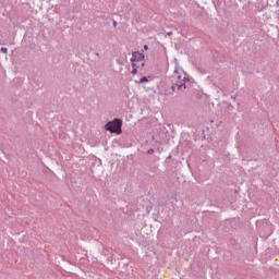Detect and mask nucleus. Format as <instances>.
Listing matches in <instances>:
<instances>
[{"instance_id": "obj_1", "label": "nucleus", "mask_w": 279, "mask_h": 279, "mask_svg": "<svg viewBox=\"0 0 279 279\" xmlns=\"http://www.w3.org/2000/svg\"><path fill=\"white\" fill-rule=\"evenodd\" d=\"M122 125L123 121L121 119H114L107 122L105 129L107 130V132H111V134H123V131L121 130Z\"/></svg>"}, {"instance_id": "obj_2", "label": "nucleus", "mask_w": 279, "mask_h": 279, "mask_svg": "<svg viewBox=\"0 0 279 279\" xmlns=\"http://www.w3.org/2000/svg\"><path fill=\"white\" fill-rule=\"evenodd\" d=\"M177 86H178V90H181L182 93H184V90H186V88H191V77L187 75H185L182 81H177Z\"/></svg>"}, {"instance_id": "obj_3", "label": "nucleus", "mask_w": 279, "mask_h": 279, "mask_svg": "<svg viewBox=\"0 0 279 279\" xmlns=\"http://www.w3.org/2000/svg\"><path fill=\"white\" fill-rule=\"evenodd\" d=\"M145 60V53L141 51H133L131 62H143Z\"/></svg>"}, {"instance_id": "obj_4", "label": "nucleus", "mask_w": 279, "mask_h": 279, "mask_svg": "<svg viewBox=\"0 0 279 279\" xmlns=\"http://www.w3.org/2000/svg\"><path fill=\"white\" fill-rule=\"evenodd\" d=\"M174 64H175V69H174L175 75H180V73H183V75H189V73H186L184 69L180 68V63L178 62V59H174Z\"/></svg>"}, {"instance_id": "obj_5", "label": "nucleus", "mask_w": 279, "mask_h": 279, "mask_svg": "<svg viewBox=\"0 0 279 279\" xmlns=\"http://www.w3.org/2000/svg\"><path fill=\"white\" fill-rule=\"evenodd\" d=\"M151 76H143L141 80H140V82H138V84H146L147 82H149V78H150Z\"/></svg>"}, {"instance_id": "obj_6", "label": "nucleus", "mask_w": 279, "mask_h": 279, "mask_svg": "<svg viewBox=\"0 0 279 279\" xmlns=\"http://www.w3.org/2000/svg\"><path fill=\"white\" fill-rule=\"evenodd\" d=\"M131 66L136 70H138L141 68V66H138V64H136V62H131Z\"/></svg>"}, {"instance_id": "obj_7", "label": "nucleus", "mask_w": 279, "mask_h": 279, "mask_svg": "<svg viewBox=\"0 0 279 279\" xmlns=\"http://www.w3.org/2000/svg\"><path fill=\"white\" fill-rule=\"evenodd\" d=\"M0 51H1V53L8 54V48H5V47H1Z\"/></svg>"}, {"instance_id": "obj_8", "label": "nucleus", "mask_w": 279, "mask_h": 279, "mask_svg": "<svg viewBox=\"0 0 279 279\" xmlns=\"http://www.w3.org/2000/svg\"><path fill=\"white\" fill-rule=\"evenodd\" d=\"M175 88L178 89V83H175V84H173V85L171 86L172 93H175Z\"/></svg>"}, {"instance_id": "obj_9", "label": "nucleus", "mask_w": 279, "mask_h": 279, "mask_svg": "<svg viewBox=\"0 0 279 279\" xmlns=\"http://www.w3.org/2000/svg\"><path fill=\"white\" fill-rule=\"evenodd\" d=\"M131 73H132L133 75H137V74H138V70H136V69L133 68V70L131 71Z\"/></svg>"}, {"instance_id": "obj_10", "label": "nucleus", "mask_w": 279, "mask_h": 279, "mask_svg": "<svg viewBox=\"0 0 279 279\" xmlns=\"http://www.w3.org/2000/svg\"><path fill=\"white\" fill-rule=\"evenodd\" d=\"M33 82H34V84H36V86H40V81L34 78Z\"/></svg>"}, {"instance_id": "obj_11", "label": "nucleus", "mask_w": 279, "mask_h": 279, "mask_svg": "<svg viewBox=\"0 0 279 279\" xmlns=\"http://www.w3.org/2000/svg\"><path fill=\"white\" fill-rule=\"evenodd\" d=\"M143 49H144V51H148L149 50V46L148 45H144Z\"/></svg>"}, {"instance_id": "obj_12", "label": "nucleus", "mask_w": 279, "mask_h": 279, "mask_svg": "<svg viewBox=\"0 0 279 279\" xmlns=\"http://www.w3.org/2000/svg\"><path fill=\"white\" fill-rule=\"evenodd\" d=\"M178 82H182V75L178 76Z\"/></svg>"}, {"instance_id": "obj_13", "label": "nucleus", "mask_w": 279, "mask_h": 279, "mask_svg": "<svg viewBox=\"0 0 279 279\" xmlns=\"http://www.w3.org/2000/svg\"><path fill=\"white\" fill-rule=\"evenodd\" d=\"M117 25H119V23H117V21H113V27H117Z\"/></svg>"}, {"instance_id": "obj_14", "label": "nucleus", "mask_w": 279, "mask_h": 279, "mask_svg": "<svg viewBox=\"0 0 279 279\" xmlns=\"http://www.w3.org/2000/svg\"><path fill=\"white\" fill-rule=\"evenodd\" d=\"M148 154H154V149H149V150H148Z\"/></svg>"}, {"instance_id": "obj_15", "label": "nucleus", "mask_w": 279, "mask_h": 279, "mask_svg": "<svg viewBox=\"0 0 279 279\" xmlns=\"http://www.w3.org/2000/svg\"><path fill=\"white\" fill-rule=\"evenodd\" d=\"M173 33L172 32H170V33H168V36H171Z\"/></svg>"}, {"instance_id": "obj_16", "label": "nucleus", "mask_w": 279, "mask_h": 279, "mask_svg": "<svg viewBox=\"0 0 279 279\" xmlns=\"http://www.w3.org/2000/svg\"><path fill=\"white\" fill-rule=\"evenodd\" d=\"M145 66V63H142V68H144Z\"/></svg>"}, {"instance_id": "obj_17", "label": "nucleus", "mask_w": 279, "mask_h": 279, "mask_svg": "<svg viewBox=\"0 0 279 279\" xmlns=\"http://www.w3.org/2000/svg\"><path fill=\"white\" fill-rule=\"evenodd\" d=\"M96 56H99V52H97Z\"/></svg>"}]
</instances>
